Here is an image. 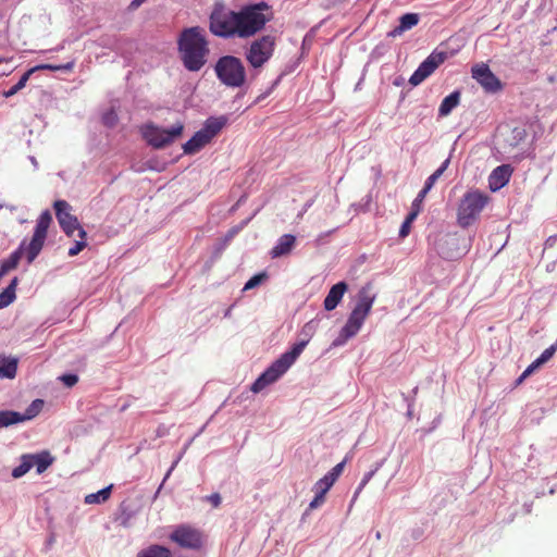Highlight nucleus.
<instances>
[{
	"label": "nucleus",
	"mask_w": 557,
	"mask_h": 557,
	"mask_svg": "<svg viewBox=\"0 0 557 557\" xmlns=\"http://www.w3.org/2000/svg\"><path fill=\"white\" fill-rule=\"evenodd\" d=\"M375 298L376 294L373 292V286L371 283H368L360 288L357 294L356 305L350 312L345 325L342 327L338 336L333 341L332 346H343L348 339L358 334L372 309Z\"/></svg>",
	"instance_id": "nucleus-1"
},
{
	"label": "nucleus",
	"mask_w": 557,
	"mask_h": 557,
	"mask_svg": "<svg viewBox=\"0 0 557 557\" xmlns=\"http://www.w3.org/2000/svg\"><path fill=\"white\" fill-rule=\"evenodd\" d=\"M178 50L188 71L197 72L206 64L209 48L199 27L183 30L178 39Z\"/></svg>",
	"instance_id": "nucleus-2"
},
{
	"label": "nucleus",
	"mask_w": 557,
	"mask_h": 557,
	"mask_svg": "<svg viewBox=\"0 0 557 557\" xmlns=\"http://www.w3.org/2000/svg\"><path fill=\"white\" fill-rule=\"evenodd\" d=\"M307 344L308 341L294 344L290 350L284 352L253 382L251 391L259 393L268 385L276 382L294 364Z\"/></svg>",
	"instance_id": "nucleus-3"
},
{
	"label": "nucleus",
	"mask_w": 557,
	"mask_h": 557,
	"mask_svg": "<svg viewBox=\"0 0 557 557\" xmlns=\"http://www.w3.org/2000/svg\"><path fill=\"white\" fill-rule=\"evenodd\" d=\"M270 18V7L265 2L242 8L238 11L237 36L240 38L253 36L263 28Z\"/></svg>",
	"instance_id": "nucleus-4"
},
{
	"label": "nucleus",
	"mask_w": 557,
	"mask_h": 557,
	"mask_svg": "<svg viewBox=\"0 0 557 557\" xmlns=\"http://www.w3.org/2000/svg\"><path fill=\"white\" fill-rule=\"evenodd\" d=\"M238 12L230 10L223 2H215L210 14V30L223 38L237 36Z\"/></svg>",
	"instance_id": "nucleus-5"
},
{
	"label": "nucleus",
	"mask_w": 557,
	"mask_h": 557,
	"mask_svg": "<svg viewBox=\"0 0 557 557\" xmlns=\"http://www.w3.org/2000/svg\"><path fill=\"white\" fill-rule=\"evenodd\" d=\"M216 77L227 87H242L246 82V70L240 59L234 55L221 57L214 66Z\"/></svg>",
	"instance_id": "nucleus-6"
},
{
	"label": "nucleus",
	"mask_w": 557,
	"mask_h": 557,
	"mask_svg": "<svg viewBox=\"0 0 557 557\" xmlns=\"http://www.w3.org/2000/svg\"><path fill=\"white\" fill-rule=\"evenodd\" d=\"M183 129L184 125L181 122L175 123L170 128H163L153 123H147L141 126V135L150 146L162 149L178 138Z\"/></svg>",
	"instance_id": "nucleus-7"
},
{
	"label": "nucleus",
	"mask_w": 557,
	"mask_h": 557,
	"mask_svg": "<svg viewBox=\"0 0 557 557\" xmlns=\"http://www.w3.org/2000/svg\"><path fill=\"white\" fill-rule=\"evenodd\" d=\"M487 195L478 190L467 193L458 208V223L462 227L471 225L487 203Z\"/></svg>",
	"instance_id": "nucleus-8"
},
{
	"label": "nucleus",
	"mask_w": 557,
	"mask_h": 557,
	"mask_svg": "<svg viewBox=\"0 0 557 557\" xmlns=\"http://www.w3.org/2000/svg\"><path fill=\"white\" fill-rule=\"evenodd\" d=\"M275 38L267 35L251 42L246 51V59L253 69L263 66L274 51Z\"/></svg>",
	"instance_id": "nucleus-9"
},
{
	"label": "nucleus",
	"mask_w": 557,
	"mask_h": 557,
	"mask_svg": "<svg viewBox=\"0 0 557 557\" xmlns=\"http://www.w3.org/2000/svg\"><path fill=\"white\" fill-rule=\"evenodd\" d=\"M51 221L52 215L48 210L44 211L39 215L32 240L26 246V258L28 263H32L41 251Z\"/></svg>",
	"instance_id": "nucleus-10"
},
{
	"label": "nucleus",
	"mask_w": 557,
	"mask_h": 557,
	"mask_svg": "<svg viewBox=\"0 0 557 557\" xmlns=\"http://www.w3.org/2000/svg\"><path fill=\"white\" fill-rule=\"evenodd\" d=\"M53 207L55 210L57 219L63 232L66 235L72 236L77 230L79 238L85 239L86 232L81 227L77 218L70 213V205L65 200H57Z\"/></svg>",
	"instance_id": "nucleus-11"
},
{
	"label": "nucleus",
	"mask_w": 557,
	"mask_h": 557,
	"mask_svg": "<svg viewBox=\"0 0 557 557\" xmlns=\"http://www.w3.org/2000/svg\"><path fill=\"white\" fill-rule=\"evenodd\" d=\"M527 136L525 127L518 124H503L497 128V138L507 152L518 147Z\"/></svg>",
	"instance_id": "nucleus-12"
},
{
	"label": "nucleus",
	"mask_w": 557,
	"mask_h": 557,
	"mask_svg": "<svg viewBox=\"0 0 557 557\" xmlns=\"http://www.w3.org/2000/svg\"><path fill=\"white\" fill-rule=\"evenodd\" d=\"M446 59V54L443 52L431 53L413 72L409 78V83L412 86L420 85L425 78H428Z\"/></svg>",
	"instance_id": "nucleus-13"
},
{
	"label": "nucleus",
	"mask_w": 557,
	"mask_h": 557,
	"mask_svg": "<svg viewBox=\"0 0 557 557\" xmlns=\"http://www.w3.org/2000/svg\"><path fill=\"white\" fill-rule=\"evenodd\" d=\"M170 539L183 548L196 549L201 545L200 533L189 525L177 527Z\"/></svg>",
	"instance_id": "nucleus-14"
},
{
	"label": "nucleus",
	"mask_w": 557,
	"mask_h": 557,
	"mask_svg": "<svg viewBox=\"0 0 557 557\" xmlns=\"http://www.w3.org/2000/svg\"><path fill=\"white\" fill-rule=\"evenodd\" d=\"M472 77L487 91L496 92L502 88L500 81L493 74L488 65L481 63L472 67Z\"/></svg>",
	"instance_id": "nucleus-15"
},
{
	"label": "nucleus",
	"mask_w": 557,
	"mask_h": 557,
	"mask_svg": "<svg viewBox=\"0 0 557 557\" xmlns=\"http://www.w3.org/2000/svg\"><path fill=\"white\" fill-rule=\"evenodd\" d=\"M512 169L509 164H503L494 169L488 177V185L493 191L503 188L510 180Z\"/></svg>",
	"instance_id": "nucleus-16"
},
{
	"label": "nucleus",
	"mask_w": 557,
	"mask_h": 557,
	"mask_svg": "<svg viewBox=\"0 0 557 557\" xmlns=\"http://www.w3.org/2000/svg\"><path fill=\"white\" fill-rule=\"evenodd\" d=\"M348 285L346 282L342 281L336 283L331 287L329 294L326 295L323 306L326 311L334 310L341 300L343 299L344 294L347 292Z\"/></svg>",
	"instance_id": "nucleus-17"
},
{
	"label": "nucleus",
	"mask_w": 557,
	"mask_h": 557,
	"mask_svg": "<svg viewBox=\"0 0 557 557\" xmlns=\"http://www.w3.org/2000/svg\"><path fill=\"white\" fill-rule=\"evenodd\" d=\"M296 244V237L292 234L282 235L276 245L271 249L270 255L272 258H280L288 255Z\"/></svg>",
	"instance_id": "nucleus-18"
},
{
	"label": "nucleus",
	"mask_w": 557,
	"mask_h": 557,
	"mask_svg": "<svg viewBox=\"0 0 557 557\" xmlns=\"http://www.w3.org/2000/svg\"><path fill=\"white\" fill-rule=\"evenodd\" d=\"M346 459L342 462L337 463L331 471H329L322 479H320L315 484L314 488H323V492H329V490L336 482L338 476L342 474L345 468Z\"/></svg>",
	"instance_id": "nucleus-19"
},
{
	"label": "nucleus",
	"mask_w": 557,
	"mask_h": 557,
	"mask_svg": "<svg viewBox=\"0 0 557 557\" xmlns=\"http://www.w3.org/2000/svg\"><path fill=\"white\" fill-rule=\"evenodd\" d=\"M24 251L26 252L25 242H23L21 246L15 251H13L8 259H4L0 262V280L11 270H14L17 267Z\"/></svg>",
	"instance_id": "nucleus-20"
},
{
	"label": "nucleus",
	"mask_w": 557,
	"mask_h": 557,
	"mask_svg": "<svg viewBox=\"0 0 557 557\" xmlns=\"http://www.w3.org/2000/svg\"><path fill=\"white\" fill-rule=\"evenodd\" d=\"M211 139L201 129L196 132L195 135L184 144L183 149L186 154H194L202 147L209 144Z\"/></svg>",
	"instance_id": "nucleus-21"
},
{
	"label": "nucleus",
	"mask_w": 557,
	"mask_h": 557,
	"mask_svg": "<svg viewBox=\"0 0 557 557\" xmlns=\"http://www.w3.org/2000/svg\"><path fill=\"white\" fill-rule=\"evenodd\" d=\"M419 23V14L406 13L400 16L399 24L393 30L388 33L389 37H396L401 35L404 32L411 29Z\"/></svg>",
	"instance_id": "nucleus-22"
},
{
	"label": "nucleus",
	"mask_w": 557,
	"mask_h": 557,
	"mask_svg": "<svg viewBox=\"0 0 557 557\" xmlns=\"http://www.w3.org/2000/svg\"><path fill=\"white\" fill-rule=\"evenodd\" d=\"M227 119L225 116H219V117H209L201 131L207 134V136L212 139L215 137L220 131L224 127L226 124Z\"/></svg>",
	"instance_id": "nucleus-23"
},
{
	"label": "nucleus",
	"mask_w": 557,
	"mask_h": 557,
	"mask_svg": "<svg viewBox=\"0 0 557 557\" xmlns=\"http://www.w3.org/2000/svg\"><path fill=\"white\" fill-rule=\"evenodd\" d=\"M460 101V92L458 90L453 91L450 95L446 96L438 108L440 116H447L450 112L459 104Z\"/></svg>",
	"instance_id": "nucleus-24"
},
{
	"label": "nucleus",
	"mask_w": 557,
	"mask_h": 557,
	"mask_svg": "<svg viewBox=\"0 0 557 557\" xmlns=\"http://www.w3.org/2000/svg\"><path fill=\"white\" fill-rule=\"evenodd\" d=\"M32 461L34 462V467H36L37 473L45 472L49 466L53 462V458L48 451H42L40 454L29 455Z\"/></svg>",
	"instance_id": "nucleus-25"
},
{
	"label": "nucleus",
	"mask_w": 557,
	"mask_h": 557,
	"mask_svg": "<svg viewBox=\"0 0 557 557\" xmlns=\"http://www.w3.org/2000/svg\"><path fill=\"white\" fill-rule=\"evenodd\" d=\"M18 280L14 277L9 286L4 288V290L0 294V309H3L11 305L15 299V288L17 286Z\"/></svg>",
	"instance_id": "nucleus-26"
},
{
	"label": "nucleus",
	"mask_w": 557,
	"mask_h": 557,
	"mask_svg": "<svg viewBox=\"0 0 557 557\" xmlns=\"http://www.w3.org/2000/svg\"><path fill=\"white\" fill-rule=\"evenodd\" d=\"M17 359L4 358L0 362V377L13 379L16 375Z\"/></svg>",
	"instance_id": "nucleus-27"
},
{
	"label": "nucleus",
	"mask_w": 557,
	"mask_h": 557,
	"mask_svg": "<svg viewBox=\"0 0 557 557\" xmlns=\"http://www.w3.org/2000/svg\"><path fill=\"white\" fill-rule=\"evenodd\" d=\"M112 491V485H109L97 493H91L85 496L86 504H102L109 499Z\"/></svg>",
	"instance_id": "nucleus-28"
},
{
	"label": "nucleus",
	"mask_w": 557,
	"mask_h": 557,
	"mask_svg": "<svg viewBox=\"0 0 557 557\" xmlns=\"http://www.w3.org/2000/svg\"><path fill=\"white\" fill-rule=\"evenodd\" d=\"M22 422L20 412L11 410H0V429Z\"/></svg>",
	"instance_id": "nucleus-29"
},
{
	"label": "nucleus",
	"mask_w": 557,
	"mask_h": 557,
	"mask_svg": "<svg viewBox=\"0 0 557 557\" xmlns=\"http://www.w3.org/2000/svg\"><path fill=\"white\" fill-rule=\"evenodd\" d=\"M138 557H171V552L164 546L151 545L147 549L141 550Z\"/></svg>",
	"instance_id": "nucleus-30"
},
{
	"label": "nucleus",
	"mask_w": 557,
	"mask_h": 557,
	"mask_svg": "<svg viewBox=\"0 0 557 557\" xmlns=\"http://www.w3.org/2000/svg\"><path fill=\"white\" fill-rule=\"evenodd\" d=\"M30 461L29 455H23L21 457V463L13 469L12 476L18 479L25 475L34 467V462Z\"/></svg>",
	"instance_id": "nucleus-31"
},
{
	"label": "nucleus",
	"mask_w": 557,
	"mask_h": 557,
	"mask_svg": "<svg viewBox=\"0 0 557 557\" xmlns=\"http://www.w3.org/2000/svg\"><path fill=\"white\" fill-rule=\"evenodd\" d=\"M44 407V400L41 399H35L32 401V404L26 408L24 413H20V417L22 418V422L32 420L35 418L42 409Z\"/></svg>",
	"instance_id": "nucleus-32"
},
{
	"label": "nucleus",
	"mask_w": 557,
	"mask_h": 557,
	"mask_svg": "<svg viewBox=\"0 0 557 557\" xmlns=\"http://www.w3.org/2000/svg\"><path fill=\"white\" fill-rule=\"evenodd\" d=\"M33 73H34V70H28L27 72H25L21 76L20 81L14 86H12L9 90L4 91V97H7V98L12 97L16 92H18L21 89H23Z\"/></svg>",
	"instance_id": "nucleus-33"
},
{
	"label": "nucleus",
	"mask_w": 557,
	"mask_h": 557,
	"mask_svg": "<svg viewBox=\"0 0 557 557\" xmlns=\"http://www.w3.org/2000/svg\"><path fill=\"white\" fill-rule=\"evenodd\" d=\"M449 158H447L443 163L442 165L433 173L431 174L425 184H424V187L426 188V190H431L433 185L435 184V182L443 175V173L446 171V169L448 168L449 165Z\"/></svg>",
	"instance_id": "nucleus-34"
},
{
	"label": "nucleus",
	"mask_w": 557,
	"mask_h": 557,
	"mask_svg": "<svg viewBox=\"0 0 557 557\" xmlns=\"http://www.w3.org/2000/svg\"><path fill=\"white\" fill-rule=\"evenodd\" d=\"M73 67V63H66L64 65H52V64H41L32 67L30 70H34V73L39 70H49V71H70Z\"/></svg>",
	"instance_id": "nucleus-35"
},
{
	"label": "nucleus",
	"mask_w": 557,
	"mask_h": 557,
	"mask_svg": "<svg viewBox=\"0 0 557 557\" xmlns=\"http://www.w3.org/2000/svg\"><path fill=\"white\" fill-rule=\"evenodd\" d=\"M265 278H267L265 273H259V274L253 275L246 282V284L244 286V290H249V289H252V288L259 286Z\"/></svg>",
	"instance_id": "nucleus-36"
},
{
	"label": "nucleus",
	"mask_w": 557,
	"mask_h": 557,
	"mask_svg": "<svg viewBox=\"0 0 557 557\" xmlns=\"http://www.w3.org/2000/svg\"><path fill=\"white\" fill-rule=\"evenodd\" d=\"M557 350V342L555 344H553L552 346H549L548 348H546L539 358H536L537 360V364H544L546 363L556 352Z\"/></svg>",
	"instance_id": "nucleus-37"
},
{
	"label": "nucleus",
	"mask_w": 557,
	"mask_h": 557,
	"mask_svg": "<svg viewBox=\"0 0 557 557\" xmlns=\"http://www.w3.org/2000/svg\"><path fill=\"white\" fill-rule=\"evenodd\" d=\"M313 490L315 492V496L309 504L310 509H314V508H318L319 506H321L322 503L324 502V496L327 493V492H323V488H314L313 487Z\"/></svg>",
	"instance_id": "nucleus-38"
},
{
	"label": "nucleus",
	"mask_w": 557,
	"mask_h": 557,
	"mask_svg": "<svg viewBox=\"0 0 557 557\" xmlns=\"http://www.w3.org/2000/svg\"><path fill=\"white\" fill-rule=\"evenodd\" d=\"M102 121L104 125L112 127L117 122V115L113 110H110L103 114Z\"/></svg>",
	"instance_id": "nucleus-39"
},
{
	"label": "nucleus",
	"mask_w": 557,
	"mask_h": 557,
	"mask_svg": "<svg viewBox=\"0 0 557 557\" xmlns=\"http://www.w3.org/2000/svg\"><path fill=\"white\" fill-rule=\"evenodd\" d=\"M67 387L74 386L78 382V376L74 373H66L59 377Z\"/></svg>",
	"instance_id": "nucleus-40"
},
{
	"label": "nucleus",
	"mask_w": 557,
	"mask_h": 557,
	"mask_svg": "<svg viewBox=\"0 0 557 557\" xmlns=\"http://www.w3.org/2000/svg\"><path fill=\"white\" fill-rule=\"evenodd\" d=\"M377 468L374 469V470H371L369 472H367L364 474V476L362 478L358 488L356 490L355 492V496L354 498H356L358 496V494L362 491V488L368 484V482L372 479V476L374 475V473L376 472Z\"/></svg>",
	"instance_id": "nucleus-41"
},
{
	"label": "nucleus",
	"mask_w": 557,
	"mask_h": 557,
	"mask_svg": "<svg viewBox=\"0 0 557 557\" xmlns=\"http://www.w3.org/2000/svg\"><path fill=\"white\" fill-rule=\"evenodd\" d=\"M86 247L84 239L75 242V244L69 249V256L74 257L78 255Z\"/></svg>",
	"instance_id": "nucleus-42"
},
{
	"label": "nucleus",
	"mask_w": 557,
	"mask_h": 557,
	"mask_svg": "<svg viewBox=\"0 0 557 557\" xmlns=\"http://www.w3.org/2000/svg\"><path fill=\"white\" fill-rule=\"evenodd\" d=\"M430 190H426L425 187H423L420 193L418 194V196L416 197V199L413 200L412 202V208H416V209H419L420 210V206L424 199V197L426 196V194L429 193Z\"/></svg>",
	"instance_id": "nucleus-43"
},
{
	"label": "nucleus",
	"mask_w": 557,
	"mask_h": 557,
	"mask_svg": "<svg viewBox=\"0 0 557 557\" xmlns=\"http://www.w3.org/2000/svg\"><path fill=\"white\" fill-rule=\"evenodd\" d=\"M410 227L411 223H409L408 221H404L399 230V237L405 238L406 236H408L410 233Z\"/></svg>",
	"instance_id": "nucleus-44"
},
{
	"label": "nucleus",
	"mask_w": 557,
	"mask_h": 557,
	"mask_svg": "<svg viewBox=\"0 0 557 557\" xmlns=\"http://www.w3.org/2000/svg\"><path fill=\"white\" fill-rule=\"evenodd\" d=\"M207 500L210 502L213 505V507H219L222 498L219 493H213L207 496Z\"/></svg>",
	"instance_id": "nucleus-45"
},
{
	"label": "nucleus",
	"mask_w": 557,
	"mask_h": 557,
	"mask_svg": "<svg viewBox=\"0 0 557 557\" xmlns=\"http://www.w3.org/2000/svg\"><path fill=\"white\" fill-rule=\"evenodd\" d=\"M542 364H537V360L535 359L523 372L524 376H530L536 369H539Z\"/></svg>",
	"instance_id": "nucleus-46"
},
{
	"label": "nucleus",
	"mask_w": 557,
	"mask_h": 557,
	"mask_svg": "<svg viewBox=\"0 0 557 557\" xmlns=\"http://www.w3.org/2000/svg\"><path fill=\"white\" fill-rule=\"evenodd\" d=\"M419 209L412 208V211L407 215L405 221H408L409 223H412L417 215L419 214Z\"/></svg>",
	"instance_id": "nucleus-47"
},
{
	"label": "nucleus",
	"mask_w": 557,
	"mask_h": 557,
	"mask_svg": "<svg viewBox=\"0 0 557 557\" xmlns=\"http://www.w3.org/2000/svg\"><path fill=\"white\" fill-rule=\"evenodd\" d=\"M184 451L182 454L178 455V457L174 460V462L172 463L171 468L169 469L168 473L165 474V478L164 480H166L171 472L174 470V468L177 466V463L180 462L182 456H183Z\"/></svg>",
	"instance_id": "nucleus-48"
},
{
	"label": "nucleus",
	"mask_w": 557,
	"mask_h": 557,
	"mask_svg": "<svg viewBox=\"0 0 557 557\" xmlns=\"http://www.w3.org/2000/svg\"><path fill=\"white\" fill-rule=\"evenodd\" d=\"M556 240H557V237H555V236L548 237L545 242V248L553 247L554 244L556 243Z\"/></svg>",
	"instance_id": "nucleus-49"
},
{
	"label": "nucleus",
	"mask_w": 557,
	"mask_h": 557,
	"mask_svg": "<svg viewBox=\"0 0 557 557\" xmlns=\"http://www.w3.org/2000/svg\"><path fill=\"white\" fill-rule=\"evenodd\" d=\"M528 376H524V372H522V374L517 379V382L516 384L519 385L521 384Z\"/></svg>",
	"instance_id": "nucleus-50"
},
{
	"label": "nucleus",
	"mask_w": 557,
	"mask_h": 557,
	"mask_svg": "<svg viewBox=\"0 0 557 557\" xmlns=\"http://www.w3.org/2000/svg\"><path fill=\"white\" fill-rule=\"evenodd\" d=\"M30 162L34 164L35 168H37V160L35 157H30Z\"/></svg>",
	"instance_id": "nucleus-51"
},
{
	"label": "nucleus",
	"mask_w": 557,
	"mask_h": 557,
	"mask_svg": "<svg viewBox=\"0 0 557 557\" xmlns=\"http://www.w3.org/2000/svg\"><path fill=\"white\" fill-rule=\"evenodd\" d=\"M311 206V201H308L306 205H305V208H304V212L308 210V208H310Z\"/></svg>",
	"instance_id": "nucleus-52"
},
{
	"label": "nucleus",
	"mask_w": 557,
	"mask_h": 557,
	"mask_svg": "<svg viewBox=\"0 0 557 557\" xmlns=\"http://www.w3.org/2000/svg\"><path fill=\"white\" fill-rule=\"evenodd\" d=\"M231 313V309H227L226 312H225V317H228Z\"/></svg>",
	"instance_id": "nucleus-53"
}]
</instances>
